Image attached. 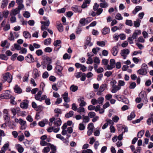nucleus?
I'll list each match as a JSON object with an SVG mask.
<instances>
[{"label": "nucleus", "mask_w": 153, "mask_h": 153, "mask_svg": "<svg viewBox=\"0 0 153 153\" xmlns=\"http://www.w3.org/2000/svg\"><path fill=\"white\" fill-rule=\"evenodd\" d=\"M71 56L70 55L68 54L67 53H65L63 56V59H70L71 58Z\"/></svg>", "instance_id": "53"}, {"label": "nucleus", "mask_w": 153, "mask_h": 153, "mask_svg": "<svg viewBox=\"0 0 153 153\" xmlns=\"http://www.w3.org/2000/svg\"><path fill=\"white\" fill-rule=\"evenodd\" d=\"M106 86V85L105 84L101 85L99 89V91L97 93V95H100L101 93L102 92L104 91Z\"/></svg>", "instance_id": "13"}, {"label": "nucleus", "mask_w": 153, "mask_h": 153, "mask_svg": "<svg viewBox=\"0 0 153 153\" xmlns=\"http://www.w3.org/2000/svg\"><path fill=\"white\" fill-rule=\"evenodd\" d=\"M74 112L72 111H71L69 113L65 114V116L67 118H69L72 117L74 114Z\"/></svg>", "instance_id": "35"}, {"label": "nucleus", "mask_w": 153, "mask_h": 153, "mask_svg": "<svg viewBox=\"0 0 153 153\" xmlns=\"http://www.w3.org/2000/svg\"><path fill=\"white\" fill-rule=\"evenodd\" d=\"M144 134V130H142L138 132L137 136L139 138H141L143 135Z\"/></svg>", "instance_id": "47"}, {"label": "nucleus", "mask_w": 153, "mask_h": 153, "mask_svg": "<svg viewBox=\"0 0 153 153\" xmlns=\"http://www.w3.org/2000/svg\"><path fill=\"white\" fill-rule=\"evenodd\" d=\"M147 66L145 63H143L141 65V68L137 71V73L142 75H145L147 74Z\"/></svg>", "instance_id": "2"}, {"label": "nucleus", "mask_w": 153, "mask_h": 153, "mask_svg": "<svg viewBox=\"0 0 153 153\" xmlns=\"http://www.w3.org/2000/svg\"><path fill=\"white\" fill-rule=\"evenodd\" d=\"M41 23L42 25H44L47 27H48L50 24V22L49 20H47L46 22H41Z\"/></svg>", "instance_id": "42"}, {"label": "nucleus", "mask_w": 153, "mask_h": 153, "mask_svg": "<svg viewBox=\"0 0 153 153\" xmlns=\"http://www.w3.org/2000/svg\"><path fill=\"white\" fill-rule=\"evenodd\" d=\"M136 86V84L135 82H132L130 83L129 88L130 89H133Z\"/></svg>", "instance_id": "54"}, {"label": "nucleus", "mask_w": 153, "mask_h": 153, "mask_svg": "<svg viewBox=\"0 0 153 153\" xmlns=\"http://www.w3.org/2000/svg\"><path fill=\"white\" fill-rule=\"evenodd\" d=\"M94 128V126L93 123H90L88 124L87 127L88 130H93Z\"/></svg>", "instance_id": "32"}, {"label": "nucleus", "mask_w": 153, "mask_h": 153, "mask_svg": "<svg viewBox=\"0 0 153 153\" xmlns=\"http://www.w3.org/2000/svg\"><path fill=\"white\" fill-rule=\"evenodd\" d=\"M10 92L8 91H7L5 92L1 95L0 97H1V99H8L11 98V95L10 94Z\"/></svg>", "instance_id": "7"}, {"label": "nucleus", "mask_w": 153, "mask_h": 153, "mask_svg": "<svg viewBox=\"0 0 153 153\" xmlns=\"http://www.w3.org/2000/svg\"><path fill=\"white\" fill-rule=\"evenodd\" d=\"M121 89V87H120L119 86L116 85L112 87V90L111 92L112 93H115L117 91L120 90Z\"/></svg>", "instance_id": "19"}, {"label": "nucleus", "mask_w": 153, "mask_h": 153, "mask_svg": "<svg viewBox=\"0 0 153 153\" xmlns=\"http://www.w3.org/2000/svg\"><path fill=\"white\" fill-rule=\"evenodd\" d=\"M15 147L19 153H22L23 152L24 149L21 145L16 144L15 145Z\"/></svg>", "instance_id": "17"}, {"label": "nucleus", "mask_w": 153, "mask_h": 153, "mask_svg": "<svg viewBox=\"0 0 153 153\" xmlns=\"http://www.w3.org/2000/svg\"><path fill=\"white\" fill-rule=\"evenodd\" d=\"M140 22L141 21L138 19L134 21V27H139L140 25Z\"/></svg>", "instance_id": "25"}, {"label": "nucleus", "mask_w": 153, "mask_h": 153, "mask_svg": "<svg viewBox=\"0 0 153 153\" xmlns=\"http://www.w3.org/2000/svg\"><path fill=\"white\" fill-rule=\"evenodd\" d=\"M70 90L72 92H75L78 89V87L74 85H72L70 88Z\"/></svg>", "instance_id": "26"}, {"label": "nucleus", "mask_w": 153, "mask_h": 153, "mask_svg": "<svg viewBox=\"0 0 153 153\" xmlns=\"http://www.w3.org/2000/svg\"><path fill=\"white\" fill-rule=\"evenodd\" d=\"M50 150V149L48 146L45 147L42 149V152L44 153H48Z\"/></svg>", "instance_id": "44"}, {"label": "nucleus", "mask_w": 153, "mask_h": 153, "mask_svg": "<svg viewBox=\"0 0 153 153\" xmlns=\"http://www.w3.org/2000/svg\"><path fill=\"white\" fill-rule=\"evenodd\" d=\"M61 43V41L60 40H57L54 41L53 43V45L56 47L57 46H59V44Z\"/></svg>", "instance_id": "45"}, {"label": "nucleus", "mask_w": 153, "mask_h": 153, "mask_svg": "<svg viewBox=\"0 0 153 153\" xmlns=\"http://www.w3.org/2000/svg\"><path fill=\"white\" fill-rule=\"evenodd\" d=\"M56 137L60 139L61 140H62L63 141H64L65 140H66L62 136L61 134H57L56 135Z\"/></svg>", "instance_id": "58"}, {"label": "nucleus", "mask_w": 153, "mask_h": 153, "mask_svg": "<svg viewBox=\"0 0 153 153\" xmlns=\"http://www.w3.org/2000/svg\"><path fill=\"white\" fill-rule=\"evenodd\" d=\"M20 10L18 8H16L15 9L13 10H11L10 13V15L15 16L18 14Z\"/></svg>", "instance_id": "21"}, {"label": "nucleus", "mask_w": 153, "mask_h": 153, "mask_svg": "<svg viewBox=\"0 0 153 153\" xmlns=\"http://www.w3.org/2000/svg\"><path fill=\"white\" fill-rule=\"evenodd\" d=\"M58 30L60 32H62L63 30V26L62 24L60 23L58 24L57 26Z\"/></svg>", "instance_id": "34"}, {"label": "nucleus", "mask_w": 153, "mask_h": 153, "mask_svg": "<svg viewBox=\"0 0 153 153\" xmlns=\"http://www.w3.org/2000/svg\"><path fill=\"white\" fill-rule=\"evenodd\" d=\"M77 111L79 113H84L85 111V108L83 107H80L78 108Z\"/></svg>", "instance_id": "38"}, {"label": "nucleus", "mask_w": 153, "mask_h": 153, "mask_svg": "<svg viewBox=\"0 0 153 153\" xmlns=\"http://www.w3.org/2000/svg\"><path fill=\"white\" fill-rule=\"evenodd\" d=\"M139 97L142 99L143 103L146 104L147 102L146 94L144 91H142L140 92L139 94Z\"/></svg>", "instance_id": "4"}, {"label": "nucleus", "mask_w": 153, "mask_h": 153, "mask_svg": "<svg viewBox=\"0 0 153 153\" xmlns=\"http://www.w3.org/2000/svg\"><path fill=\"white\" fill-rule=\"evenodd\" d=\"M117 127L122 128L124 130L123 131H122V133L123 134L125 132H127L128 131V129L125 126H123L121 125H118L117 126Z\"/></svg>", "instance_id": "33"}, {"label": "nucleus", "mask_w": 153, "mask_h": 153, "mask_svg": "<svg viewBox=\"0 0 153 153\" xmlns=\"http://www.w3.org/2000/svg\"><path fill=\"white\" fill-rule=\"evenodd\" d=\"M12 113L14 116H15L16 114L20 112V109L19 107L13 108L10 109Z\"/></svg>", "instance_id": "15"}, {"label": "nucleus", "mask_w": 153, "mask_h": 153, "mask_svg": "<svg viewBox=\"0 0 153 153\" xmlns=\"http://www.w3.org/2000/svg\"><path fill=\"white\" fill-rule=\"evenodd\" d=\"M79 22L82 25H84L86 22V19L84 18H82L80 20Z\"/></svg>", "instance_id": "52"}, {"label": "nucleus", "mask_w": 153, "mask_h": 153, "mask_svg": "<svg viewBox=\"0 0 153 153\" xmlns=\"http://www.w3.org/2000/svg\"><path fill=\"white\" fill-rule=\"evenodd\" d=\"M134 39L132 36H131L129 37L128 38L127 40L130 44H131L133 43V41Z\"/></svg>", "instance_id": "64"}, {"label": "nucleus", "mask_w": 153, "mask_h": 153, "mask_svg": "<svg viewBox=\"0 0 153 153\" xmlns=\"http://www.w3.org/2000/svg\"><path fill=\"white\" fill-rule=\"evenodd\" d=\"M129 52L130 51L128 49L125 48L121 51L120 54L123 57V59H125L126 58L127 55L129 54Z\"/></svg>", "instance_id": "6"}, {"label": "nucleus", "mask_w": 153, "mask_h": 153, "mask_svg": "<svg viewBox=\"0 0 153 153\" xmlns=\"http://www.w3.org/2000/svg\"><path fill=\"white\" fill-rule=\"evenodd\" d=\"M53 122L55 126H60L62 123L61 120L59 118L52 117L50 119L49 125L50 126H52Z\"/></svg>", "instance_id": "1"}, {"label": "nucleus", "mask_w": 153, "mask_h": 153, "mask_svg": "<svg viewBox=\"0 0 153 153\" xmlns=\"http://www.w3.org/2000/svg\"><path fill=\"white\" fill-rule=\"evenodd\" d=\"M33 78L36 79L40 76L41 72L36 68H35L33 70Z\"/></svg>", "instance_id": "8"}, {"label": "nucleus", "mask_w": 153, "mask_h": 153, "mask_svg": "<svg viewBox=\"0 0 153 153\" xmlns=\"http://www.w3.org/2000/svg\"><path fill=\"white\" fill-rule=\"evenodd\" d=\"M23 36L25 39H30L31 37L30 33L27 31H24L23 32Z\"/></svg>", "instance_id": "22"}, {"label": "nucleus", "mask_w": 153, "mask_h": 153, "mask_svg": "<svg viewBox=\"0 0 153 153\" xmlns=\"http://www.w3.org/2000/svg\"><path fill=\"white\" fill-rule=\"evenodd\" d=\"M89 118L88 116H84L83 117V122L87 123L89 121Z\"/></svg>", "instance_id": "29"}, {"label": "nucleus", "mask_w": 153, "mask_h": 153, "mask_svg": "<svg viewBox=\"0 0 153 153\" xmlns=\"http://www.w3.org/2000/svg\"><path fill=\"white\" fill-rule=\"evenodd\" d=\"M142 51L140 50L138 51H135L133 52L132 54V56H136L138 54H142Z\"/></svg>", "instance_id": "59"}, {"label": "nucleus", "mask_w": 153, "mask_h": 153, "mask_svg": "<svg viewBox=\"0 0 153 153\" xmlns=\"http://www.w3.org/2000/svg\"><path fill=\"white\" fill-rule=\"evenodd\" d=\"M28 103L27 100H24L20 103V106L22 108L26 109L28 106Z\"/></svg>", "instance_id": "12"}, {"label": "nucleus", "mask_w": 153, "mask_h": 153, "mask_svg": "<svg viewBox=\"0 0 153 153\" xmlns=\"http://www.w3.org/2000/svg\"><path fill=\"white\" fill-rule=\"evenodd\" d=\"M46 60L47 61V69L48 71H50L52 70V66L51 65L52 63L51 60L50 58H48Z\"/></svg>", "instance_id": "11"}, {"label": "nucleus", "mask_w": 153, "mask_h": 153, "mask_svg": "<svg viewBox=\"0 0 153 153\" xmlns=\"http://www.w3.org/2000/svg\"><path fill=\"white\" fill-rule=\"evenodd\" d=\"M9 145L8 143L5 144L3 147L1 148V149L6 151L8 149Z\"/></svg>", "instance_id": "41"}, {"label": "nucleus", "mask_w": 153, "mask_h": 153, "mask_svg": "<svg viewBox=\"0 0 153 153\" xmlns=\"http://www.w3.org/2000/svg\"><path fill=\"white\" fill-rule=\"evenodd\" d=\"M51 43V39L48 38L45 39L44 41V44L45 45H50Z\"/></svg>", "instance_id": "31"}, {"label": "nucleus", "mask_w": 153, "mask_h": 153, "mask_svg": "<svg viewBox=\"0 0 153 153\" xmlns=\"http://www.w3.org/2000/svg\"><path fill=\"white\" fill-rule=\"evenodd\" d=\"M19 123L21 126H24L26 124V122L22 119H20V120Z\"/></svg>", "instance_id": "62"}, {"label": "nucleus", "mask_w": 153, "mask_h": 153, "mask_svg": "<svg viewBox=\"0 0 153 153\" xmlns=\"http://www.w3.org/2000/svg\"><path fill=\"white\" fill-rule=\"evenodd\" d=\"M85 126L82 123H80L78 126V128L80 131L84 130L85 128Z\"/></svg>", "instance_id": "28"}, {"label": "nucleus", "mask_w": 153, "mask_h": 153, "mask_svg": "<svg viewBox=\"0 0 153 153\" xmlns=\"http://www.w3.org/2000/svg\"><path fill=\"white\" fill-rule=\"evenodd\" d=\"M27 52V50L25 48H21L20 50L19 53L20 54H25Z\"/></svg>", "instance_id": "43"}, {"label": "nucleus", "mask_w": 153, "mask_h": 153, "mask_svg": "<svg viewBox=\"0 0 153 153\" xmlns=\"http://www.w3.org/2000/svg\"><path fill=\"white\" fill-rule=\"evenodd\" d=\"M100 6L102 8H106L108 6V5L107 3L105 1L104 2L101 3L100 4Z\"/></svg>", "instance_id": "30"}, {"label": "nucleus", "mask_w": 153, "mask_h": 153, "mask_svg": "<svg viewBox=\"0 0 153 153\" xmlns=\"http://www.w3.org/2000/svg\"><path fill=\"white\" fill-rule=\"evenodd\" d=\"M3 78L5 81H7L9 83H10L12 80V76L9 72H7L3 74Z\"/></svg>", "instance_id": "3"}, {"label": "nucleus", "mask_w": 153, "mask_h": 153, "mask_svg": "<svg viewBox=\"0 0 153 153\" xmlns=\"http://www.w3.org/2000/svg\"><path fill=\"white\" fill-rule=\"evenodd\" d=\"M115 18L119 20H122L123 19L121 15L119 13H118L117 14L115 17Z\"/></svg>", "instance_id": "49"}, {"label": "nucleus", "mask_w": 153, "mask_h": 153, "mask_svg": "<svg viewBox=\"0 0 153 153\" xmlns=\"http://www.w3.org/2000/svg\"><path fill=\"white\" fill-rule=\"evenodd\" d=\"M8 39L10 40H14V37L13 33L10 32L9 36Z\"/></svg>", "instance_id": "51"}, {"label": "nucleus", "mask_w": 153, "mask_h": 153, "mask_svg": "<svg viewBox=\"0 0 153 153\" xmlns=\"http://www.w3.org/2000/svg\"><path fill=\"white\" fill-rule=\"evenodd\" d=\"M25 138V136L23 134H22L21 135H19L18 137V139L20 141H23Z\"/></svg>", "instance_id": "55"}, {"label": "nucleus", "mask_w": 153, "mask_h": 153, "mask_svg": "<svg viewBox=\"0 0 153 153\" xmlns=\"http://www.w3.org/2000/svg\"><path fill=\"white\" fill-rule=\"evenodd\" d=\"M8 0H3L1 5V7L2 8H5L7 5Z\"/></svg>", "instance_id": "23"}, {"label": "nucleus", "mask_w": 153, "mask_h": 153, "mask_svg": "<svg viewBox=\"0 0 153 153\" xmlns=\"http://www.w3.org/2000/svg\"><path fill=\"white\" fill-rule=\"evenodd\" d=\"M100 50V48L98 47L94 48L92 50V52L95 54H97V52Z\"/></svg>", "instance_id": "46"}, {"label": "nucleus", "mask_w": 153, "mask_h": 153, "mask_svg": "<svg viewBox=\"0 0 153 153\" xmlns=\"http://www.w3.org/2000/svg\"><path fill=\"white\" fill-rule=\"evenodd\" d=\"M15 91L16 93L20 94L22 92V89L20 88L17 85H16L14 88Z\"/></svg>", "instance_id": "24"}, {"label": "nucleus", "mask_w": 153, "mask_h": 153, "mask_svg": "<svg viewBox=\"0 0 153 153\" xmlns=\"http://www.w3.org/2000/svg\"><path fill=\"white\" fill-rule=\"evenodd\" d=\"M55 72L58 75L60 76H63L62 71L63 70V67L59 65H56L55 68Z\"/></svg>", "instance_id": "5"}, {"label": "nucleus", "mask_w": 153, "mask_h": 153, "mask_svg": "<svg viewBox=\"0 0 153 153\" xmlns=\"http://www.w3.org/2000/svg\"><path fill=\"white\" fill-rule=\"evenodd\" d=\"M52 49L49 47H47L45 48L44 49V51L45 52L50 53L52 51Z\"/></svg>", "instance_id": "61"}, {"label": "nucleus", "mask_w": 153, "mask_h": 153, "mask_svg": "<svg viewBox=\"0 0 153 153\" xmlns=\"http://www.w3.org/2000/svg\"><path fill=\"white\" fill-rule=\"evenodd\" d=\"M42 93V91H39L35 95V98L36 100H39L40 101L41 95Z\"/></svg>", "instance_id": "20"}, {"label": "nucleus", "mask_w": 153, "mask_h": 153, "mask_svg": "<svg viewBox=\"0 0 153 153\" xmlns=\"http://www.w3.org/2000/svg\"><path fill=\"white\" fill-rule=\"evenodd\" d=\"M72 10L75 12L81 13L82 11V8L80 6H74L71 7Z\"/></svg>", "instance_id": "14"}, {"label": "nucleus", "mask_w": 153, "mask_h": 153, "mask_svg": "<svg viewBox=\"0 0 153 153\" xmlns=\"http://www.w3.org/2000/svg\"><path fill=\"white\" fill-rule=\"evenodd\" d=\"M118 86H119L120 87H121V86H123L125 85V83L123 80H119L118 81Z\"/></svg>", "instance_id": "36"}, {"label": "nucleus", "mask_w": 153, "mask_h": 153, "mask_svg": "<svg viewBox=\"0 0 153 153\" xmlns=\"http://www.w3.org/2000/svg\"><path fill=\"white\" fill-rule=\"evenodd\" d=\"M104 69L102 67H100L97 69L96 71L98 73H100L103 72Z\"/></svg>", "instance_id": "63"}, {"label": "nucleus", "mask_w": 153, "mask_h": 153, "mask_svg": "<svg viewBox=\"0 0 153 153\" xmlns=\"http://www.w3.org/2000/svg\"><path fill=\"white\" fill-rule=\"evenodd\" d=\"M115 60L114 59H111L110 61V65L107 66V68L108 70H111L115 66Z\"/></svg>", "instance_id": "9"}, {"label": "nucleus", "mask_w": 153, "mask_h": 153, "mask_svg": "<svg viewBox=\"0 0 153 153\" xmlns=\"http://www.w3.org/2000/svg\"><path fill=\"white\" fill-rule=\"evenodd\" d=\"M40 144L42 146H49L51 144L49 143H48L45 140H41L40 141Z\"/></svg>", "instance_id": "27"}, {"label": "nucleus", "mask_w": 153, "mask_h": 153, "mask_svg": "<svg viewBox=\"0 0 153 153\" xmlns=\"http://www.w3.org/2000/svg\"><path fill=\"white\" fill-rule=\"evenodd\" d=\"M94 62L95 63L97 64H99L100 63V60L99 58L95 57L94 60Z\"/></svg>", "instance_id": "57"}, {"label": "nucleus", "mask_w": 153, "mask_h": 153, "mask_svg": "<svg viewBox=\"0 0 153 153\" xmlns=\"http://www.w3.org/2000/svg\"><path fill=\"white\" fill-rule=\"evenodd\" d=\"M142 9V7L141 6H136L134 10V11L135 12V13H134V12L133 11V13L135 14L137 12L139 11V10H141Z\"/></svg>", "instance_id": "40"}, {"label": "nucleus", "mask_w": 153, "mask_h": 153, "mask_svg": "<svg viewBox=\"0 0 153 153\" xmlns=\"http://www.w3.org/2000/svg\"><path fill=\"white\" fill-rule=\"evenodd\" d=\"M93 61L92 58L91 57H89L87 59L86 62V63L88 64H91L93 63Z\"/></svg>", "instance_id": "60"}, {"label": "nucleus", "mask_w": 153, "mask_h": 153, "mask_svg": "<svg viewBox=\"0 0 153 153\" xmlns=\"http://www.w3.org/2000/svg\"><path fill=\"white\" fill-rule=\"evenodd\" d=\"M97 44L98 45L101 47H104L105 45V42L103 41H98L97 42Z\"/></svg>", "instance_id": "39"}, {"label": "nucleus", "mask_w": 153, "mask_h": 153, "mask_svg": "<svg viewBox=\"0 0 153 153\" xmlns=\"http://www.w3.org/2000/svg\"><path fill=\"white\" fill-rule=\"evenodd\" d=\"M110 30L109 27H105L102 30V33L104 35L108 34L110 32Z\"/></svg>", "instance_id": "18"}, {"label": "nucleus", "mask_w": 153, "mask_h": 153, "mask_svg": "<svg viewBox=\"0 0 153 153\" xmlns=\"http://www.w3.org/2000/svg\"><path fill=\"white\" fill-rule=\"evenodd\" d=\"M36 53L38 56H40L42 55L43 52L41 50L39 49L36 51Z\"/></svg>", "instance_id": "50"}, {"label": "nucleus", "mask_w": 153, "mask_h": 153, "mask_svg": "<svg viewBox=\"0 0 153 153\" xmlns=\"http://www.w3.org/2000/svg\"><path fill=\"white\" fill-rule=\"evenodd\" d=\"M25 59L27 62L29 63L33 62L34 61V59L32 55L30 54H28L25 57Z\"/></svg>", "instance_id": "10"}, {"label": "nucleus", "mask_w": 153, "mask_h": 153, "mask_svg": "<svg viewBox=\"0 0 153 153\" xmlns=\"http://www.w3.org/2000/svg\"><path fill=\"white\" fill-rule=\"evenodd\" d=\"M98 103L102 105L104 100V98L102 97L98 98L97 100Z\"/></svg>", "instance_id": "37"}, {"label": "nucleus", "mask_w": 153, "mask_h": 153, "mask_svg": "<svg viewBox=\"0 0 153 153\" xmlns=\"http://www.w3.org/2000/svg\"><path fill=\"white\" fill-rule=\"evenodd\" d=\"M112 119L114 122L117 123L119 120V117L116 115L113 117Z\"/></svg>", "instance_id": "56"}, {"label": "nucleus", "mask_w": 153, "mask_h": 153, "mask_svg": "<svg viewBox=\"0 0 153 153\" xmlns=\"http://www.w3.org/2000/svg\"><path fill=\"white\" fill-rule=\"evenodd\" d=\"M118 48L117 46H114L111 49V52L114 56H116L118 53Z\"/></svg>", "instance_id": "16"}, {"label": "nucleus", "mask_w": 153, "mask_h": 153, "mask_svg": "<svg viewBox=\"0 0 153 153\" xmlns=\"http://www.w3.org/2000/svg\"><path fill=\"white\" fill-rule=\"evenodd\" d=\"M88 117L91 118H93L95 117L96 115L95 113L93 111L90 112L88 114Z\"/></svg>", "instance_id": "48"}]
</instances>
